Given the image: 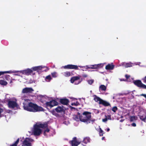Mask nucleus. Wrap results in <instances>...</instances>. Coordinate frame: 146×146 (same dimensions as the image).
<instances>
[{
	"label": "nucleus",
	"mask_w": 146,
	"mask_h": 146,
	"mask_svg": "<svg viewBox=\"0 0 146 146\" xmlns=\"http://www.w3.org/2000/svg\"><path fill=\"white\" fill-rule=\"evenodd\" d=\"M23 108L24 110H26L33 112H36L43 110V109L41 107L32 103H29L28 106H25L24 105Z\"/></svg>",
	"instance_id": "nucleus-1"
},
{
	"label": "nucleus",
	"mask_w": 146,
	"mask_h": 146,
	"mask_svg": "<svg viewBox=\"0 0 146 146\" xmlns=\"http://www.w3.org/2000/svg\"><path fill=\"white\" fill-rule=\"evenodd\" d=\"M47 127L46 124H42L40 123H36L34 126L33 130V133L35 135H38L42 132V129L46 128Z\"/></svg>",
	"instance_id": "nucleus-2"
},
{
	"label": "nucleus",
	"mask_w": 146,
	"mask_h": 146,
	"mask_svg": "<svg viewBox=\"0 0 146 146\" xmlns=\"http://www.w3.org/2000/svg\"><path fill=\"white\" fill-rule=\"evenodd\" d=\"M91 117L90 113L87 111L84 112L82 116H79L80 119L81 121L87 123H90L91 121L93 123L95 121V119L91 120Z\"/></svg>",
	"instance_id": "nucleus-3"
},
{
	"label": "nucleus",
	"mask_w": 146,
	"mask_h": 146,
	"mask_svg": "<svg viewBox=\"0 0 146 146\" xmlns=\"http://www.w3.org/2000/svg\"><path fill=\"white\" fill-rule=\"evenodd\" d=\"M17 100L15 99H10L8 101V106L9 108H13L15 107L18 108V105L16 102Z\"/></svg>",
	"instance_id": "nucleus-4"
},
{
	"label": "nucleus",
	"mask_w": 146,
	"mask_h": 146,
	"mask_svg": "<svg viewBox=\"0 0 146 146\" xmlns=\"http://www.w3.org/2000/svg\"><path fill=\"white\" fill-rule=\"evenodd\" d=\"M33 141V140L32 139L27 138L23 141L22 146H32L31 143Z\"/></svg>",
	"instance_id": "nucleus-5"
},
{
	"label": "nucleus",
	"mask_w": 146,
	"mask_h": 146,
	"mask_svg": "<svg viewBox=\"0 0 146 146\" xmlns=\"http://www.w3.org/2000/svg\"><path fill=\"white\" fill-rule=\"evenodd\" d=\"M103 66V64H95L94 65H90V66H84V68L86 69H97L99 68L102 67Z\"/></svg>",
	"instance_id": "nucleus-6"
},
{
	"label": "nucleus",
	"mask_w": 146,
	"mask_h": 146,
	"mask_svg": "<svg viewBox=\"0 0 146 146\" xmlns=\"http://www.w3.org/2000/svg\"><path fill=\"white\" fill-rule=\"evenodd\" d=\"M57 102L55 100H53L49 102H46V104L47 107L51 108L54 106L57 105Z\"/></svg>",
	"instance_id": "nucleus-7"
},
{
	"label": "nucleus",
	"mask_w": 146,
	"mask_h": 146,
	"mask_svg": "<svg viewBox=\"0 0 146 146\" xmlns=\"http://www.w3.org/2000/svg\"><path fill=\"white\" fill-rule=\"evenodd\" d=\"M134 83L139 87L146 89V86L143 84L140 80H137L135 81Z\"/></svg>",
	"instance_id": "nucleus-8"
},
{
	"label": "nucleus",
	"mask_w": 146,
	"mask_h": 146,
	"mask_svg": "<svg viewBox=\"0 0 146 146\" xmlns=\"http://www.w3.org/2000/svg\"><path fill=\"white\" fill-rule=\"evenodd\" d=\"M70 142L72 146H77L78 145L80 144V142L79 140H77L76 138L75 137L73 138V140Z\"/></svg>",
	"instance_id": "nucleus-9"
},
{
	"label": "nucleus",
	"mask_w": 146,
	"mask_h": 146,
	"mask_svg": "<svg viewBox=\"0 0 146 146\" xmlns=\"http://www.w3.org/2000/svg\"><path fill=\"white\" fill-rule=\"evenodd\" d=\"M33 91V89L31 88H26L23 89L22 93H31Z\"/></svg>",
	"instance_id": "nucleus-10"
},
{
	"label": "nucleus",
	"mask_w": 146,
	"mask_h": 146,
	"mask_svg": "<svg viewBox=\"0 0 146 146\" xmlns=\"http://www.w3.org/2000/svg\"><path fill=\"white\" fill-rule=\"evenodd\" d=\"M32 70L30 69H27L24 70L20 71L19 72L22 73L23 74L29 75L32 72Z\"/></svg>",
	"instance_id": "nucleus-11"
},
{
	"label": "nucleus",
	"mask_w": 146,
	"mask_h": 146,
	"mask_svg": "<svg viewBox=\"0 0 146 146\" xmlns=\"http://www.w3.org/2000/svg\"><path fill=\"white\" fill-rule=\"evenodd\" d=\"M78 67L76 65H68L64 67V68H68V69H77Z\"/></svg>",
	"instance_id": "nucleus-12"
},
{
	"label": "nucleus",
	"mask_w": 146,
	"mask_h": 146,
	"mask_svg": "<svg viewBox=\"0 0 146 146\" xmlns=\"http://www.w3.org/2000/svg\"><path fill=\"white\" fill-rule=\"evenodd\" d=\"M80 78L79 76H74L72 77L70 80V82L71 83H74L75 81H76L77 80L79 79Z\"/></svg>",
	"instance_id": "nucleus-13"
},
{
	"label": "nucleus",
	"mask_w": 146,
	"mask_h": 146,
	"mask_svg": "<svg viewBox=\"0 0 146 146\" xmlns=\"http://www.w3.org/2000/svg\"><path fill=\"white\" fill-rule=\"evenodd\" d=\"M64 110V108L62 106H58L56 109V111L58 112L63 111Z\"/></svg>",
	"instance_id": "nucleus-14"
},
{
	"label": "nucleus",
	"mask_w": 146,
	"mask_h": 146,
	"mask_svg": "<svg viewBox=\"0 0 146 146\" xmlns=\"http://www.w3.org/2000/svg\"><path fill=\"white\" fill-rule=\"evenodd\" d=\"M60 102L62 104H63L66 105L68 104V100L66 99H61L60 100Z\"/></svg>",
	"instance_id": "nucleus-15"
},
{
	"label": "nucleus",
	"mask_w": 146,
	"mask_h": 146,
	"mask_svg": "<svg viewBox=\"0 0 146 146\" xmlns=\"http://www.w3.org/2000/svg\"><path fill=\"white\" fill-rule=\"evenodd\" d=\"M114 66L112 64H108L106 67V69L107 70H111L113 69Z\"/></svg>",
	"instance_id": "nucleus-16"
},
{
	"label": "nucleus",
	"mask_w": 146,
	"mask_h": 146,
	"mask_svg": "<svg viewBox=\"0 0 146 146\" xmlns=\"http://www.w3.org/2000/svg\"><path fill=\"white\" fill-rule=\"evenodd\" d=\"M100 104H102L106 106H108L110 105V104L102 100H101V102H100Z\"/></svg>",
	"instance_id": "nucleus-17"
},
{
	"label": "nucleus",
	"mask_w": 146,
	"mask_h": 146,
	"mask_svg": "<svg viewBox=\"0 0 146 146\" xmlns=\"http://www.w3.org/2000/svg\"><path fill=\"white\" fill-rule=\"evenodd\" d=\"M7 84V82L3 80H0V84L3 86H6Z\"/></svg>",
	"instance_id": "nucleus-18"
},
{
	"label": "nucleus",
	"mask_w": 146,
	"mask_h": 146,
	"mask_svg": "<svg viewBox=\"0 0 146 146\" xmlns=\"http://www.w3.org/2000/svg\"><path fill=\"white\" fill-rule=\"evenodd\" d=\"M94 100L96 102H98L100 104V102L102 100L101 99H100L99 98L97 97L96 96H95L94 98Z\"/></svg>",
	"instance_id": "nucleus-19"
},
{
	"label": "nucleus",
	"mask_w": 146,
	"mask_h": 146,
	"mask_svg": "<svg viewBox=\"0 0 146 146\" xmlns=\"http://www.w3.org/2000/svg\"><path fill=\"white\" fill-rule=\"evenodd\" d=\"M106 88V87L103 85H101L99 87L100 90L105 91Z\"/></svg>",
	"instance_id": "nucleus-20"
},
{
	"label": "nucleus",
	"mask_w": 146,
	"mask_h": 146,
	"mask_svg": "<svg viewBox=\"0 0 146 146\" xmlns=\"http://www.w3.org/2000/svg\"><path fill=\"white\" fill-rule=\"evenodd\" d=\"M123 65L126 68L130 67L132 66V64L130 63H123Z\"/></svg>",
	"instance_id": "nucleus-21"
},
{
	"label": "nucleus",
	"mask_w": 146,
	"mask_h": 146,
	"mask_svg": "<svg viewBox=\"0 0 146 146\" xmlns=\"http://www.w3.org/2000/svg\"><path fill=\"white\" fill-rule=\"evenodd\" d=\"M37 67H38L37 68L38 70H42L43 68H46V69L44 70L45 71H46L48 70V69L47 68L45 67V66H37Z\"/></svg>",
	"instance_id": "nucleus-22"
},
{
	"label": "nucleus",
	"mask_w": 146,
	"mask_h": 146,
	"mask_svg": "<svg viewBox=\"0 0 146 146\" xmlns=\"http://www.w3.org/2000/svg\"><path fill=\"white\" fill-rule=\"evenodd\" d=\"M137 119V117L135 116H131L130 118V119L131 121H133L136 120Z\"/></svg>",
	"instance_id": "nucleus-23"
},
{
	"label": "nucleus",
	"mask_w": 146,
	"mask_h": 146,
	"mask_svg": "<svg viewBox=\"0 0 146 146\" xmlns=\"http://www.w3.org/2000/svg\"><path fill=\"white\" fill-rule=\"evenodd\" d=\"M140 118L142 121H145V120L146 119V116H140Z\"/></svg>",
	"instance_id": "nucleus-24"
},
{
	"label": "nucleus",
	"mask_w": 146,
	"mask_h": 146,
	"mask_svg": "<svg viewBox=\"0 0 146 146\" xmlns=\"http://www.w3.org/2000/svg\"><path fill=\"white\" fill-rule=\"evenodd\" d=\"M19 139H18L14 143L12 144L10 146H17V145L18 144V143L19 142Z\"/></svg>",
	"instance_id": "nucleus-25"
},
{
	"label": "nucleus",
	"mask_w": 146,
	"mask_h": 146,
	"mask_svg": "<svg viewBox=\"0 0 146 146\" xmlns=\"http://www.w3.org/2000/svg\"><path fill=\"white\" fill-rule=\"evenodd\" d=\"M71 104L72 106H77L79 104V103L77 102H72Z\"/></svg>",
	"instance_id": "nucleus-26"
},
{
	"label": "nucleus",
	"mask_w": 146,
	"mask_h": 146,
	"mask_svg": "<svg viewBox=\"0 0 146 146\" xmlns=\"http://www.w3.org/2000/svg\"><path fill=\"white\" fill-rule=\"evenodd\" d=\"M64 75L66 77H68L70 76V73L69 72H66L64 73Z\"/></svg>",
	"instance_id": "nucleus-27"
},
{
	"label": "nucleus",
	"mask_w": 146,
	"mask_h": 146,
	"mask_svg": "<svg viewBox=\"0 0 146 146\" xmlns=\"http://www.w3.org/2000/svg\"><path fill=\"white\" fill-rule=\"evenodd\" d=\"M51 79V78L50 76H47L45 78L47 82H49Z\"/></svg>",
	"instance_id": "nucleus-28"
},
{
	"label": "nucleus",
	"mask_w": 146,
	"mask_h": 146,
	"mask_svg": "<svg viewBox=\"0 0 146 146\" xmlns=\"http://www.w3.org/2000/svg\"><path fill=\"white\" fill-rule=\"evenodd\" d=\"M82 81V80H80V78L79 80H77L74 82L75 84L77 85L80 83Z\"/></svg>",
	"instance_id": "nucleus-29"
},
{
	"label": "nucleus",
	"mask_w": 146,
	"mask_h": 146,
	"mask_svg": "<svg viewBox=\"0 0 146 146\" xmlns=\"http://www.w3.org/2000/svg\"><path fill=\"white\" fill-rule=\"evenodd\" d=\"M10 73L9 71H5V72H0V76L5 73Z\"/></svg>",
	"instance_id": "nucleus-30"
},
{
	"label": "nucleus",
	"mask_w": 146,
	"mask_h": 146,
	"mask_svg": "<svg viewBox=\"0 0 146 146\" xmlns=\"http://www.w3.org/2000/svg\"><path fill=\"white\" fill-rule=\"evenodd\" d=\"M94 80H88V82L90 84H92L94 82Z\"/></svg>",
	"instance_id": "nucleus-31"
},
{
	"label": "nucleus",
	"mask_w": 146,
	"mask_h": 146,
	"mask_svg": "<svg viewBox=\"0 0 146 146\" xmlns=\"http://www.w3.org/2000/svg\"><path fill=\"white\" fill-rule=\"evenodd\" d=\"M117 110V108L116 107H114L112 109V110L114 112H115Z\"/></svg>",
	"instance_id": "nucleus-32"
},
{
	"label": "nucleus",
	"mask_w": 146,
	"mask_h": 146,
	"mask_svg": "<svg viewBox=\"0 0 146 146\" xmlns=\"http://www.w3.org/2000/svg\"><path fill=\"white\" fill-rule=\"evenodd\" d=\"M105 117L107 118V120H111V118L110 115H108L107 116H106Z\"/></svg>",
	"instance_id": "nucleus-33"
},
{
	"label": "nucleus",
	"mask_w": 146,
	"mask_h": 146,
	"mask_svg": "<svg viewBox=\"0 0 146 146\" xmlns=\"http://www.w3.org/2000/svg\"><path fill=\"white\" fill-rule=\"evenodd\" d=\"M38 67H37V66L34 67L32 68L31 70H33L34 71H36L38 70L37 68Z\"/></svg>",
	"instance_id": "nucleus-34"
},
{
	"label": "nucleus",
	"mask_w": 146,
	"mask_h": 146,
	"mask_svg": "<svg viewBox=\"0 0 146 146\" xmlns=\"http://www.w3.org/2000/svg\"><path fill=\"white\" fill-rule=\"evenodd\" d=\"M52 76L53 77H56V72H53L52 73Z\"/></svg>",
	"instance_id": "nucleus-35"
},
{
	"label": "nucleus",
	"mask_w": 146,
	"mask_h": 146,
	"mask_svg": "<svg viewBox=\"0 0 146 146\" xmlns=\"http://www.w3.org/2000/svg\"><path fill=\"white\" fill-rule=\"evenodd\" d=\"M86 140H87L88 142H89L90 141V139L88 138H85L84 139V141L85 142H86Z\"/></svg>",
	"instance_id": "nucleus-36"
},
{
	"label": "nucleus",
	"mask_w": 146,
	"mask_h": 146,
	"mask_svg": "<svg viewBox=\"0 0 146 146\" xmlns=\"http://www.w3.org/2000/svg\"><path fill=\"white\" fill-rule=\"evenodd\" d=\"M103 132V131L101 129H100V135H101V136L103 135V133H102Z\"/></svg>",
	"instance_id": "nucleus-37"
},
{
	"label": "nucleus",
	"mask_w": 146,
	"mask_h": 146,
	"mask_svg": "<svg viewBox=\"0 0 146 146\" xmlns=\"http://www.w3.org/2000/svg\"><path fill=\"white\" fill-rule=\"evenodd\" d=\"M49 131V130L47 128L46 130H45L44 131V135H45V133L46 132H48Z\"/></svg>",
	"instance_id": "nucleus-38"
},
{
	"label": "nucleus",
	"mask_w": 146,
	"mask_h": 146,
	"mask_svg": "<svg viewBox=\"0 0 146 146\" xmlns=\"http://www.w3.org/2000/svg\"><path fill=\"white\" fill-rule=\"evenodd\" d=\"M108 120L107 119V118L105 117V118L104 119H102V121L103 122H106Z\"/></svg>",
	"instance_id": "nucleus-39"
},
{
	"label": "nucleus",
	"mask_w": 146,
	"mask_h": 146,
	"mask_svg": "<svg viewBox=\"0 0 146 146\" xmlns=\"http://www.w3.org/2000/svg\"><path fill=\"white\" fill-rule=\"evenodd\" d=\"M140 96H143L145 98H146V94H141L140 95Z\"/></svg>",
	"instance_id": "nucleus-40"
},
{
	"label": "nucleus",
	"mask_w": 146,
	"mask_h": 146,
	"mask_svg": "<svg viewBox=\"0 0 146 146\" xmlns=\"http://www.w3.org/2000/svg\"><path fill=\"white\" fill-rule=\"evenodd\" d=\"M132 125L133 127H135L136 126V124L135 123H133L132 124Z\"/></svg>",
	"instance_id": "nucleus-41"
},
{
	"label": "nucleus",
	"mask_w": 146,
	"mask_h": 146,
	"mask_svg": "<svg viewBox=\"0 0 146 146\" xmlns=\"http://www.w3.org/2000/svg\"><path fill=\"white\" fill-rule=\"evenodd\" d=\"M3 111V110L0 109V117L1 116V113Z\"/></svg>",
	"instance_id": "nucleus-42"
},
{
	"label": "nucleus",
	"mask_w": 146,
	"mask_h": 146,
	"mask_svg": "<svg viewBox=\"0 0 146 146\" xmlns=\"http://www.w3.org/2000/svg\"><path fill=\"white\" fill-rule=\"evenodd\" d=\"M23 100H24L25 101H27L28 102V100L27 99H26V98H25V99H22Z\"/></svg>",
	"instance_id": "nucleus-43"
},
{
	"label": "nucleus",
	"mask_w": 146,
	"mask_h": 146,
	"mask_svg": "<svg viewBox=\"0 0 146 146\" xmlns=\"http://www.w3.org/2000/svg\"><path fill=\"white\" fill-rule=\"evenodd\" d=\"M129 75H125V77H126V78H129Z\"/></svg>",
	"instance_id": "nucleus-44"
},
{
	"label": "nucleus",
	"mask_w": 146,
	"mask_h": 146,
	"mask_svg": "<svg viewBox=\"0 0 146 146\" xmlns=\"http://www.w3.org/2000/svg\"><path fill=\"white\" fill-rule=\"evenodd\" d=\"M75 120H76V121H78V118H77V117H76V118H75Z\"/></svg>",
	"instance_id": "nucleus-45"
},
{
	"label": "nucleus",
	"mask_w": 146,
	"mask_h": 146,
	"mask_svg": "<svg viewBox=\"0 0 146 146\" xmlns=\"http://www.w3.org/2000/svg\"><path fill=\"white\" fill-rule=\"evenodd\" d=\"M144 80L145 81V82H146V76L144 78Z\"/></svg>",
	"instance_id": "nucleus-46"
},
{
	"label": "nucleus",
	"mask_w": 146,
	"mask_h": 146,
	"mask_svg": "<svg viewBox=\"0 0 146 146\" xmlns=\"http://www.w3.org/2000/svg\"><path fill=\"white\" fill-rule=\"evenodd\" d=\"M110 130V129L109 128H108L107 129V131H109Z\"/></svg>",
	"instance_id": "nucleus-47"
},
{
	"label": "nucleus",
	"mask_w": 146,
	"mask_h": 146,
	"mask_svg": "<svg viewBox=\"0 0 146 146\" xmlns=\"http://www.w3.org/2000/svg\"><path fill=\"white\" fill-rule=\"evenodd\" d=\"M123 121V120H120V122H122V121Z\"/></svg>",
	"instance_id": "nucleus-48"
},
{
	"label": "nucleus",
	"mask_w": 146,
	"mask_h": 146,
	"mask_svg": "<svg viewBox=\"0 0 146 146\" xmlns=\"http://www.w3.org/2000/svg\"><path fill=\"white\" fill-rule=\"evenodd\" d=\"M104 139V137H103L102 138V140H103Z\"/></svg>",
	"instance_id": "nucleus-49"
},
{
	"label": "nucleus",
	"mask_w": 146,
	"mask_h": 146,
	"mask_svg": "<svg viewBox=\"0 0 146 146\" xmlns=\"http://www.w3.org/2000/svg\"><path fill=\"white\" fill-rule=\"evenodd\" d=\"M25 103H25V102H24V103H23V104H25Z\"/></svg>",
	"instance_id": "nucleus-50"
},
{
	"label": "nucleus",
	"mask_w": 146,
	"mask_h": 146,
	"mask_svg": "<svg viewBox=\"0 0 146 146\" xmlns=\"http://www.w3.org/2000/svg\"><path fill=\"white\" fill-rule=\"evenodd\" d=\"M12 82V81H11L10 83H11Z\"/></svg>",
	"instance_id": "nucleus-51"
},
{
	"label": "nucleus",
	"mask_w": 146,
	"mask_h": 146,
	"mask_svg": "<svg viewBox=\"0 0 146 146\" xmlns=\"http://www.w3.org/2000/svg\"><path fill=\"white\" fill-rule=\"evenodd\" d=\"M141 114V112L140 114Z\"/></svg>",
	"instance_id": "nucleus-52"
}]
</instances>
